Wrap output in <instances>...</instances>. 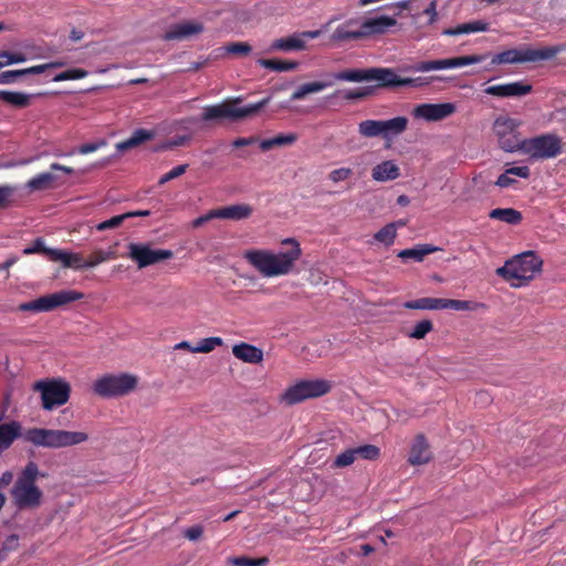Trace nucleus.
Listing matches in <instances>:
<instances>
[{"mask_svg":"<svg viewBox=\"0 0 566 566\" xmlns=\"http://www.w3.org/2000/svg\"><path fill=\"white\" fill-rule=\"evenodd\" d=\"M282 244L291 248L276 253L265 249H251L243 253V259L263 277L287 275L294 271L296 262L302 256V248L294 238L284 239Z\"/></svg>","mask_w":566,"mask_h":566,"instance_id":"f257e3e1","label":"nucleus"},{"mask_svg":"<svg viewBox=\"0 0 566 566\" xmlns=\"http://www.w3.org/2000/svg\"><path fill=\"white\" fill-rule=\"evenodd\" d=\"M39 476L45 475L40 473L35 462H28L10 490L11 501L17 510H35L42 504L43 492L36 485Z\"/></svg>","mask_w":566,"mask_h":566,"instance_id":"f03ea898","label":"nucleus"},{"mask_svg":"<svg viewBox=\"0 0 566 566\" xmlns=\"http://www.w3.org/2000/svg\"><path fill=\"white\" fill-rule=\"evenodd\" d=\"M396 25L397 20L388 15H376L364 20L349 19L334 30L332 40L336 42L361 40L384 34Z\"/></svg>","mask_w":566,"mask_h":566,"instance_id":"7ed1b4c3","label":"nucleus"},{"mask_svg":"<svg viewBox=\"0 0 566 566\" xmlns=\"http://www.w3.org/2000/svg\"><path fill=\"white\" fill-rule=\"evenodd\" d=\"M335 81L363 82L375 81L376 88H394L398 86H418L419 78L400 77L392 69H347L331 74Z\"/></svg>","mask_w":566,"mask_h":566,"instance_id":"20e7f679","label":"nucleus"},{"mask_svg":"<svg viewBox=\"0 0 566 566\" xmlns=\"http://www.w3.org/2000/svg\"><path fill=\"white\" fill-rule=\"evenodd\" d=\"M542 266L543 260L534 251H526L507 260L503 266L495 270V273L506 282L520 281V284L512 283V286H520L522 283L531 281L536 273H539Z\"/></svg>","mask_w":566,"mask_h":566,"instance_id":"39448f33","label":"nucleus"},{"mask_svg":"<svg viewBox=\"0 0 566 566\" xmlns=\"http://www.w3.org/2000/svg\"><path fill=\"white\" fill-rule=\"evenodd\" d=\"M24 439L36 447L60 449L83 443L88 436L82 431L32 428L27 430Z\"/></svg>","mask_w":566,"mask_h":566,"instance_id":"423d86ee","label":"nucleus"},{"mask_svg":"<svg viewBox=\"0 0 566 566\" xmlns=\"http://www.w3.org/2000/svg\"><path fill=\"white\" fill-rule=\"evenodd\" d=\"M269 101L270 98L266 97L258 103L249 104L243 107L237 106L240 103V98L227 101L220 104L208 105L203 107L201 119L203 122H218L222 119L235 122L256 114L269 103Z\"/></svg>","mask_w":566,"mask_h":566,"instance_id":"0eeeda50","label":"nucleus"},{"mask_svg":"<svg viewBox=\"0 0 566 566\" xmlns=\"http://www.w3.org/2000/svg\"><path fill=\"white\" fill-rule=\"evenodd\" d=\"M566 50V44L543 46L539 49H510L492 56L491 65L538 62L555 57Z\"/></svg>","mask_w":566,"mask_h":566,"instance_id":"6e6552de","label":"nucleus"},{"mask_svg":"<svg viewBox=\"0 0 566 566\" xmlns=\"http://www.w3.org/2000/svg\"><path fill=\"white\" fill-rule=\"evenodd\" d=\"M137 385L138 377L133 374H107L94 381L93 391L102 398H116L133 392Z\"/></svg>","mask_w":566,"mask_h":566,"instance_id":"1a4fd4ad","label":"nucleus"},{"mask_svg":"<svg viewBox=\"0 0 566 566\" xmlns=\"http://www.w3.org/2000/svg\"><path fill=\"white\" fill-rule=\"evenodd\" d=\"M33 390L41 395V406L44 410H53L65 405L71 395V386L63 379H46L34 382Z\"/></svg>","mask_w":566,"mask_h":566,"instance_id":"9d476101","label":"nucleus"},{"mask_svg":"<svg viewBox=\"0 0 566 566\" xmlns=\"http://www.w3.org/2000/svg\"><path fill=\"white\" fill-rule=\"evenodd\" d=\"M533 159H549L562 154V138L553 133L523 139V149Z\"/></svg>","mask_w":566,"mask_h":566,"instance_id":"9b49d317","label":"nucleus"},{"mask_svg":"<svg viewBox=\"0 0 566 566\" xmlns=\"http://www.w3.org/2000/svg\"><path fill=\"white\" fill-rule=\"evenodd\" d=\"M84 297L82 292L75 290H62L52 294L43 295L31 302L21 303L18 306L20 312H51L60 306L80 301Z\"/></svg>","mask_w":566,"mask_h":566,"instance_id":"f8f14e48","label":"nucleus"},{"mask_svg":"<svg viewBox=\"0 0 566 566\" xmlns=\"http://www.w3.org/2000/svg\"><path fill=\"white\" fill-rule=\"evenodd\" d=\"M521 123L509 116H499L493 123V132L497 137L500 147L509 153L523 149V139L520 138Z\"/></svg>","mask_w":566,"mask_h":566,"instance_id":"ddd939ff","label":"nucleus"},{"mask_svg":"<svg viewBox=\"0 0 566 566\" xmlns=\"http://www.w3.org/2000/svg\"><path fill=\"white\" fill-rule=\"evenodd\" d=\"M332 389L329 381L324 379L302 380L289 387L282 400L287 405H295L306 399L326 395Z\"/></svg>","mask_w":566,"mask_h":566,"instance_id":"4468645a","label":"nucleus"},{"mask_svg":"<svg viewBox=\"0 0 566 566\" xmlns=\"http://www.w3.org/2000/svg\"><path fill=\"white\" fill-rule=\"evenodd\" d=\"M126 256L134 261L138 269H144L161 261L170 260L174 256L171 250L153 249L149 243L130 242L127 245Z\"/></svg>","mask_w":566,"mask_h":566,"instance_id":"2eb2a0df","label":"nucleus"},{"mask_svg":"<svg viewBox=\"0 0 566 566\" xmlns=\"http://www.w3.org/2000/svg\"><path fill=\"white\" fill-rule=\"evenodd\" d=\"M488 56L489 54H472L442 60L423 61L416 66V70L419 72H429L433 70L461 67L483 62Z\"/></svg>","mask_w":566,"mask_h":566,"instance_id":"dca6fc26","label":"nucleus"},{"mask_svg":"<svg viewBox=\"0 0 566 566\" xmlns=\"http://www.w3.org/2000/svg\"><path fill=\"white\" fill-rule=\"evenodd\" d=\"M455 111L457 107L453 103H424L417 105L412 111V115L415 118H421L427 122H439L451 116Z\"/></svg>","mask_w":566,"mask_h":566,"instance_id":"f3484780","label":"nucleus"},{"mask_svg":"<svg viewBox=\"0 0 566 566\" xmlns=\"http://www.w3.org/2000/svg\"><path fill=\"white\" fill-rule=\"evenodd\" d=\"M319 30L314 31H305L298 35H292L287 38H281L274 40L270 45V51H283V52H292L300 51L305 49L304 38L316 39L321 35Z\"/></svg>","mask_w":566,"mask_h":566,"instance_id":"a211bd4d","label":"nucleus"},{"mask_svg":"<svg viewBox=\"0 0 566 566\" xmlns=\"http://www.w3.org/2000/svg\"><path fill=\"white\" fill-rule=\"evenodd\" d=\"M430 444L423 433H418L410 447L408 462L411 465H423L432 460Z\"/></svg>","mask_w":566,"mask_h":566,"instance_id":"6ab92c4d","label":"nucleus"},{"mask_svg":"<svg viewBox=\"0 0 566 566\" xmlns=\"http://www.w3.org/2000/svg\"><path fill=\"white\" fill-rule=\"evenodd\" d=\"M532 85L524 82H512L506 84H499L488 86L484 92L492 96L497 97H517L524 96L532 92Z\"/></svg>","mask_w":566,"mask_h":566,"instance_id":"aec40b11","label":"nucleus"},{"mask_svg":"<svg viewBox=\"0 0 566 566\" xmlns=\"http://www.w3.org/2000/svg\"><path fill=\"white\" fill-rule=\"evenodd\" d=\"M203 31V25L200 22L184 21L180 23L172 24L164 34V39L167 41L171 40H185L195 34H199Z\"/></svg>","mask_w":566,"mask_h":566,"instance_id":"412c9836","label":"nucleus"},{"mask_svg":"<svg viewBox=\"0 0 566 566\" xmlns=\"http://www.w3.org/2000/svg\"><path fill=\"white\" fill-rule=\"evenodd\" d=\"M232 354L235 358L249 363V364H259L263 360V352L248 343H240L232 347Z\"/></svg>","mask_w":566,"mask_h":566,"instance_id":"4be33fe9","label":"nucleus"},{"mask_svg":"<svg viewBox=\"0 0 566 566\" xmlns=\"http://www.w3.org/2000/svg\"><path fill=\"white\" fill-rule=\"evenodd\" d=\"M21 424L14 420L0 424V453L8 450L21 436Z\"/></svg>","mask_w":566,"mask_h":566,"instance_id":"5701e85b","label":"nucleus"},{"mask_svg":"<svg viewBox=\"0 0 566 566\" xmlns=\"http://www.w3.org/2000/svg\"><path fill=\"white\" fill-rule=\"evenodd\" d=\"M54 262H61L63 268L82 271L88 269L86 259L81 253L67 252L64 250L57 251Z\"/></svg>","mask_w":566,"mask_h":566,"instance_id":"b1692460","label":"nucleus"},{"mask_svg":"<svg viewBox=\"0 0 566 566\" xmlns=\"http://www.w3.org/2000/svg\"><path fill=\"white\" fill-rule=\"evenodd\" d=\"M400 176L399 167L392 160H386L373 168L371 177L376 181L395 180Z\"/></svg>","mask_w":566,"mask_h":566,"instance_id":"393cba45","label":"nucleus"},{"mask_svg":"<svg viewBox=\"0 0 566 566\" xmlns=\"http://www.w3.org/2000/svg\"><path fill=\"white\" fill-rule=\"evenodd\" d=\"M217 210H218L219 219H229V220L248 219L253 212L252 207L247 203L227 206V207L219 208Z\"/></svg>","mask_w":566,"mask_h":566,"instance_id":"a878e982","label":"nucleus"},{"mask_svg":"<svg viewBox=\"0 0 566 566\" xmlns=\"http://www.w3.org/2000/svg\"><path fill=\"white\" fill-rule=\"evenodd\" d=\"M489 30V24L484 21L476 20L459 24L454 28H448L442 31L443 35L454 36L461 34H469L475 32H485Z\"/></svg>","mask_w":566,"mask_h":566,"instance_id":"bb28decb","label":"nucleus"},{"mask_svg":"<svg viewBox=\"0 0 566 566\" xmlns=\"http://www.w3.org/2000/svg\"><path fill=\"white\" fill-rule=\"evenodd\" d=\"M489 218L511 226L520 224L523 220L522 213L514 208H495L489 212Z\"/></svg>","mask_w":566,"mask_h":566,"instance_id":"cd10ccee","label":"nucleus"},{"mask_svg":"<svg viewBox=\"0 0 566 566\" xmlns=\"http://www.w3.org/2000/svg\"><path fill=\"white\" fill-rule=\"evenodd\" d=\"M408 127V118L397 116L387 120H382V138L389 139L394 136L402 134Z\"/></svg>","mask_w":566,"mask_h":566,"instance_id":"c85d7f7f","label":"nucleus"},{"mask_svg":"<svg viewBox=\"0 0 566 566\" xmlns=\"http://www.w3.org/2000/svg\"><path fill=\"white\" fill-rule=\"evenodd\" d=\"M439 250L440 249L438 247L431 244H418L415 248L401 250L398 253V258L402 260L412 259L417 262H421L424 256Z\"/></svg>","mask_w":566,"mask_h":566,"instance_id":"c756f323","label":"nucleus"},{"mask_svg":"<svg viewBox=\"0 0 566 566\" xmlns=\"http://www.w3.org/2000/svg\"><path fill=\"white\" fill-rule=\"evenodd\" d=\"M332 85H333V81H328V82L316 81V82H310V83L302 84L292 93L291 99L292 101H301V99L305 98L306 95L321 92Z\"/></svg>","mask_w":566,"mask_h":566,"instance_id":"7c9ffc66","label":"nucleus"},{"mask_svg":"<svg viewBox=\"0 0 566 566\" xmlns=\"http://www.w3.org/2000/svg\"><path fill=\"white\" fill-rule=\"evenodd\" d=\"M297 138L295 133L279 134L272 138L261 140L259 146L262 151H268L274 147L293 145Z\"/></svg>","mask_w":566,"mask_h":566,"instance_id":"2f4dec72","label":"nucleus"},{"mask_svg":"<svg viewBox=\"0 0 566 566\" xmlns=\"http://www.w3.org/2000/svg\"><path fill=\"white\" fill-rule=\"evenodd\" d=\"M155 134L147 129H136L128 139L117 144V149L124 151L153 139Z\"/></svg>","mask_w":566,"mask_h":566,"instance_id":"473e14b6","label":"nucleus"},{"mask_svg":"<svg viewBox=\"0 0 566 566\" xmlns=\"http://www.w3.org/2000/svg\"><path fill=\"white\" fill-rule=\"evenodd\" d=\"M32 96L22 92L0 91V101L18 108L30 106Z\"/></svg>","mask_w":566,"mask_h":566,"instance_id":"72a5a7b5","label":"nucleus"},{"mask_svg":"<svg viewBox=\"0 0 566 566\" xmlns=\"http://www.w3.org/2000/svg\"><path fill=\"white\" fill-rule=\"evenodd\" d=\"M402 306L408 310H442V298L421 297L407 301Z\"/></svg>","mask_w":566,"mask_h":566,"instance_id":"f704fd0d","label":"nucleus"},{"mask_svg":"<svg viewBox=\"0 0 566 566\" xmlns=\"http://www.w3.org/2000/svg\"><path fill=\"white\" fill-rule=\"evenodd\" d=\"M258 64L275 72H289L298 66V62L296 61H282L276 59H260L258 60Z\"/></svg>","mask_w":566,"mask_h":566,"instance_id":"c9c22d12","label":"nucleus"},{"mask_svg":"<svg viewBox=\"0 0 566 566\" xmlns=\"http://www.w3.org/2000/svg\"><path fill=\"white\" fill-rule=\"evenodd\" d=\"M358 133L363 137L373 138V137H382V120H374L367 119L363 120L358 125Z\"/></svg>","mask_w":566,"mask_h":566,"instance_id":"e433bc0d","label":"nucleus"},{"mask_svg":"<svg viewBox=\"0 0 566 566\" xmlns=\"http://www.w3.org/2000/svg\"><path fill=\"white\" fill-rule=\"evenodd\" d=\"M59 249L46 248L44 240L42 238H38L33 241L31 247H28L23 250L24 255L30 254H44L50 261H55V254Z\"/></svg>","mask_w":566,"mask_h":566,"instance_id":"4c0bfd02","label":"nucleus"},{"mask_svg":"<svg viewBox=\"0 0 566 566\" xmlns=\"http://www.w3.org/2000/svg\"><path fill=\"white\" fill-rule=\"evenodd\" d=\"M480 307H484V304L472 301L442 298V310L476 311Z\"/></svg>","mask_w":566,"mask_h":566,"instance_id":"58836bf2","label":"nucleus"},{"mask_svg":"<svg viewBox=\"0 0 566 566\" xmlns=\"http://www.w3.org/2000/svg\"><path fill=\"white\" fill-rule=\"evenodd\" d=\"M433 331V323L430 319H422L415 324L411 329L405 332V335L413 339H423Z\"/></svg>","mask_w":566,"mask_h":566,"instance_id":"ea45409f","label":"nucleus"},{"mask_svg":"<svg viewBox=\"0 0 566 566\" xmlns=\"http://www.w3.org/2000/svg\"><path fill=\"white\" fill-rule=\"evenodd\" d=\"M55 177L51 172H42L29 180L28 187L31 190H43L51 186Z\"/></svg>","mask_w":566,"mask_h":566,"instance_id":"a19ab883","label":"nucleus"},{"mask_svg":"<svg viewBox=\"0 0 566 566\" xmlns=\"http://www.w3.org/2000/svg\"><path fill=\"white\" fill-rule=\"evenodd\" d=\"M397 237L395 223H388L375 233L374 238L376 241L391 245Z\"/></svg>","mask_w":566,"mask_h":566,"instance_id":"79ce46f5","label":"nucleus"},{"mask_svg":"<svg viewBox=\"0 0 566 566\" xmlns=\"http://www.w3.org/2000/svg\"><path fill=\"white\" fill-rule=\"evenodd\" d=\"M28 75H34L31 71V66L27 69L21 70H10L4 71L0 73V84H12L18 81V78L28 76Z\"/></svg>","mask_w":566,"mask_h":566,"instance_id":"37998d69","label":"nucleus"},{"mask_svg":"<svg viewBox=\"0 0 566 566\" xmlns=\"http://www.w3.org/2000/svg\"><path fill=\"white\" fill-rule=\"evenodd\" d=\"M269 559L266 557L251 558L248 556L229 557L228 563L233 566H264Z\"/></svg>","mask_w":566,"mask_h":566,"instance_id":"c03bdc74","label":"nucleus"},{"mask_svg":"<svg viewBox=\"0 0 566 566\" xmlns=\"http://www.w3.org/2000/svg\"><path fill=\"white\" fill-rule=\"evenodd\" d=\"M353 450L356 459L361 458L365 460H376L380 454L379 448L374 444L359 446L357 448H353Z\"/></svg>","mask_w":566,"mask_h":566,"instance_id":"a18cd8bd","label":"nucleus"},{"mask_svg":"<svg viewBox=\"0 0 566 566\" xmlns=\"http://www.w3.org/2000/svg\"><path fill=\"white\" fill-rule=\"evenodd\" d=\"M222 338L220 337H207L202 338L197 346L192 349V353H210L217 346L222 345Z\"/></svg>","mask_w":566,"mask_h":566,"instance_id":"49530a36","label":"nucleus"},{"mask_svg":"<svg viewBox=\"0 0 566 566\" xmlns=\"http://www.w3.org/2000/svg\"><path fill=\"white\" fill-rule=\"evenodd\" d=\"M88 75V72L83 69H71L66 70L64 72H61L56 74L53 77L54 82H63V81H71V80H81Z\"/></svg>","mask_w":566,"mask_h":566,"instance_id":"de8ad7c7","label":"nucleus"},{"mask_svg":"<svg viewBox=\"0 0 566 566\" xmlns=\"http://www.w3.org/2000/svg\"><path fill=\"white\" fill-rule=\"evenodd\" d=\"M25 55L22 53H11L9 51H0V69L24 62Z\"/></svg>","mask_w":566,"mask_h":566,"instance_id":"09e8293b","label":"nucleus"},{"mask_svg":"<svg viewBox=\"0 0 566 566\" xmlns=\"http://www.w3.org/2000/svg\"><path fill=\"white\" fill-rule=\"evenodd\" d=\"M17 188L11 185H0V209L9 207Z\"/></svg>","mask_w":566,"mask_h":566,"instance_id":"8fccbe9b","label":"nucleus"},{"mask_svg":"<svg viewBox=\"0 0 566 566\" xmlns=\"http://www.w3.org/2000/svg\"><path fill=\"white\" fill-rule=\"evenodd\" d=\"M126 219H128V214H125V213L119 214V216H114L108 220L99 222L96 226V230L105 231V230L118 228Z\"/></svg>","mask_w":566,"mask_h":566,"instance_id":"3c124183","label":"nucleus"},{"mask_svg":"<svg viewBox=\"0 0 566 566\" xmlns=\"http://www.w3.org/2000/svg\"><path fill=\"white\" fill-rule=\"evenodd\" d=\"M355 460H356V457H355L354 450L352 448V449H347L344 452H342L340 454H338L335 458L333 465L335 468H345V467H348L352 463H354Z\"/></svg>","mask_w":566,"mask_h":566,"instance_id":"603ef678","label":"nucleus"},{"mask_svg":"<svg viewBox=\"0 0 566 566\" xmlns=\"http://www.w3.org/2000/svg\"><path fill=\"white\" fill-rule=\"evenodd\" d=\"M188 169V164L179 165L174 167L171 170L166 172L158 180V185H165L166 182L182 176Z\"/></svg>","mask_w":566,"mask_h":566,"instance_id":"864d4df0","label":"nucleus"},{"mask_svg":"<svg viewBox=\"0 0 566 566\" xmlns=\"http://www.w3.org/2000/svg\"><path fill=\"white\" fill-rule=\"evenodd\" d=\"M373 90L370 87H358L353 90H347L344 93V98L347 101H356L363 99L371 94Z\"/></svg>","mask_w":566,"mask_h":566,"instance_id":"5fc2aeb1","label":"nucleus"},{"mask_svg":"<svg viewBox=\"0 0 566 566\" xmlns=\"http://www.w3.org/2000/svg\"><path fill=\"white\" fill-rule=\"evenodd\" d=\"M65 65H66V62H64L62 60H56V61H52V62L44 63V64L33 65V66H31V71L33 72L34 75H36V74H42V73L46 72L48 70L60 69Z\"/></svg>","mask_w":566,"mask_h":566,"instance_id":"6e6d98bb","label":"nucleus"},{"mask_svg":"<svg viewBox=\"0 0 566 566\" xmlns=\"http://www.w3.org/2000/svg\"><path fill=\"white\" fill-rule=\"evenodd\" d=\"M227 51L232 54L247 55L252 51V48L247 42H234L227 46Z\"/></svg>","mask_w":566,"mask_h":566,"instance_id":"4d7b16f0","label":"nucleus"},{"mask_svg":"<svg viewBox=\"0 0 566 566\" xmlns=\"http://www.w3.org/2000/svg\"><path fill=\"white\" fill-rule=\"evenodd\" d=\"M352 174L353 170L350 168L343 167L332 170L328 177L333 182H339L348 179L352 176Z\"/></svg>","mask_w":566,"mask_h":566,"instance_id":"13d9d810","label":"nucleus"},{"mask_svg":"<svg viewBox=\"0 0 566 566\" xmlns=\"http://www.w3.org/2000/svg\"><path fill=\"white\" fill-rule=\"evenodd\" d=\"M104 143H87L81 145L77 149H72L67 153V156H73L76 151L82 155L91 154L96 151Z\"/></svg>","mask_w":566,"mask_h":566,"instance_id":"bf43d9fd","label":"nucleus"},{"mask_svg":"<svg viewBox=\"0 0 566 566\" xmlns=\"http://www.w3.org/2000/svg\"><path fill=\"white\" fill-rule=\"evenodd\" d=\"M88 269L95 268L105 262L103 258L102 249L94 250L86 259Z\"/></svg>","mask_w":566,"mask_h":566,"instance_id":"052dcab7","label":"nucleus"},{"mask_svg":"<svg viewBox=\"0 0 566 566\" xmlns=\"http://www.w3.org/2000/svg\"><path fill=\"white\" fill-rule=\"evenodd\" d=\"M212 219H219V214H218V210L217 209L210 210L208 213L196 218L192 221V227L193 228H199V227H201L202 224H205L206 222H208V221H210Z\"/></svg>","mask_w":566,"mask_h":566,"instance_id":"680f3d73","label":"nucleus"},{"mask_svg":"<svg viewBox=\"0 0 566 566\" xmlns=\"http://www.w3.org/2000/svg\"><path fill=\"white\" fill-rule=\"evenodd\" d=\"M189 140H190V136H186V135H184V136H176V137L169 139L165 144L164 148L172 149L175 147H180V146L186 145Z\"/></svg>","mask_w":566,"mask_h":566,"instance_id":"e2e57ef3","label":"nucleus"},{"mask_svg":"<svg viewBox=\"0 0 566 566\" xmlns=\"http://www.w3.org/2000/svg\"><path fill=\"white\" fill-rule=\"evenodd\" d=\"M203 527L201 525H196L187 528L184 532L185 537H187L189 541H197L202 536Z\"/></svg>","mask_w":566,"mask_h":566,"instance_id":"0e129e2a","label":"nucleus"},{"mask_svg":"<svg viewBox=\"0 0 566 566\" xmlns=\"http://www.w3.org/2000/svg\"><path fill=\"white\" fill-rule=\"evenodd\" d=\"M515 184V179L507 174V170H505L503 174H501L497 177V180L495 181V185L500 188H507Z\"/></svg>","mask_w":566,"mask_h":566,"instance_id":"69168bd1","label":"nucleus"},{"mask_svg":"<svg viewBox=\"0 0 566 566\" xmlns=\"http://www.w3.org/2000/svg\"><path fill=\"white\" fill-rule=\"evenodd\" d=\"M506 170L512 177L528 178L531 175V170L527 166L512 167Z\"/></svg>","mask_w":566,"mask_h":566,"instance_id":"338daca9","label":"nucleus"},{"mask_svg":"<svg viewBox=\"0 0 566 566\" xmlns=\"http://www.w3.org/2000/svg\"><path fill=\"white\" fill-rule=\"evenodd\" d=\"M258 143V138L254 137V136H251V137H240V138H237L232 142V146L234 148H241V147H244V146H250V145H253Z\"/></svg>","mask_w":566,"mask_h":566,"instance_id":"774afa93","label":"nucleus"}]
</instances>
